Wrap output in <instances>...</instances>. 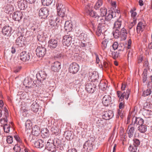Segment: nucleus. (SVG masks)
Here are the masks:
<instances>
[{"label": "nucleus", "instance_id": "79ce46f5", "mask_svg": "<svg viewBox=\"0 0 152 152\" xmlns=\"http://www.w3.org/2000/svg\"><path fill=\"white\" fill-rule=\"evenodd\" d=\"M138 130L140 132L142 133H145L147 130V126L143 124L139 126L138 127Z\"/></svg>", "mask_w": 152, "mask_h": 152}, {"label": "nucleus", "instance_id": "9b49d317", "mask_svg": "<svg viewBox=\"0 0 152 152\" xmlns=\"http://www.w3.org/2000/svg\"><path fill=\"white\" fill-rule=\"evenodd\" d=\"M12 28L9 26H5L2 28V32L4 35L9 37L12 34Z\"/></svg>", "mask_w": 152, "mask_h": 152}, {"label": "nucleus", "instance_id": "052dcab7", "mask_svg": "<svg viewBox=\"0 0 152 152\" xmlns=\"http://www.w3.org/2000/svg\"><path fill=\"white\" fill-rule=\"evenodd\" d=\"M130 12L131 13V16L132 17H133V19H134V23H135L136 22V20L135 19V17L136 16L137 13L136 12H133V11H130Z\"/></svg>", "mask_w": 152, "mask_h": 152}, {"label": "nucleus", "instance_id": "f8f14e48", "mask_svg": "<svg viewBox=\"0 0 152 152\" xmlns=\"http://www.w3.org/2000/svg\"><path fill=\"white\" fill-rule=\"evenodd\" d=\"M112 101L111 97L110 95H105L102 98V103L105 106H107L111 103Z\"/></svg>", "mask_w": 152, "mask_h": 152}, {"label": "nucleus", "instance_id": "dca6fc26", "mask_svg": "<svg viewBox=\"0 0 152 152\" xmlns=\"http://www.w3.org/2000/svg\"><path fill=\"white\" fill-rule=\"evenodd\" d=\"M17 5L19 8L21 10H24L28 7L26 1L23 0H18Z\"/></svg>", "mask_w": 152, "mask_h": 152}, {"label": "nucleus", "instance_id": "09e8293b", "mask_svg": "<svg viewBox=\"0 0 152 152\" xmlns=\"http://www.w3.org/2000/svg\"><path fill=\"white\" fill-rule=\"evenodd\" d=\"M50 25L51 27H53L55 28H57L58 27L57 24L56 23L55 21L52 20V19H51L50 20Z\"/></svg>", "mask_w": 152, "mask_h": 152}, {"label": "nucleus", "instance_id": "680f3d73", "mask_svg": "<svg viewBox=\"0 0 152 152\" xmlns=\"http://www.w3.org/2000/svg\"><path fill=\"white\" fill-rule=\"evenodd\" d=\"M61 17L59 16H58L55 19V21L56 23L57 24V26L59 25L61 23L62 21V19H60Z\"/></svg>", "mask_w": 152, "mask_h": 152}, {"label": "nucleus", "instance_id": "69168bd1", "mask_svg": "<svg viewBox=\"0 0 152 152\" xmlns=\"http://www.w3.org/2000/svg\"><path fill=\"white\" fill-rule=\"evenodd\" d=\"M36 74L34 72H33L32 74H31L30 75V80H34L36 79Z\"/></svg>", "mask_w": 152, "mask_h": 152}, {"label": "nucleus", "instance_id": "a18cd8bd", "mask_svg": "<svg viewBox=\"0 0 152 152\" xmlns=\"http://www.w3.org/2000/svg\"><path fill=\"white\" fill-rule=\"evenodd\" d=\"M137 147L133 144L130 145L129 148V150L131 152H136L137 150Z\"/></svg>", "mask_w": 152, "mask_h": 152}, {"label": "nucleus", "instance_id": "bb28decb", "mask_svg": "<svg viewBox=\"0 0 152 152\" xmlns=\"http://www.w3.org/2000/svg\"><path fill=\"white\" fill-rule=\"evenodd\" d=\"M145 25L142 23L140 22L138 23L137 27V30L138 33L143 31L145 28Z\"/></svg>", "mask_w": 152, "mask_h": 152}, {"label": "nucleus", "instance_id": "3c124183", "mask_svg": "<svg viewBox=\"0 0 152 152\" xmlns=\"http://www.w3.org/2000/svg\"><path fill=\"white\" fill-rule=\"evenodd\" d=\"M101 13V16H102L103 17L105 16L107 13V10L105 8H102L100 10Z\"/></svg>", "mask_w": 152, "mask_h": 152}, {"label": "nucleus", "instance_id": "4c0bfd02", "mask_svg": "<svg viewBox=\"0 0 152 152\" xmlns=\"http://www.w3.org/2000/svg\"><path fill=\"white\" fill-rule=\"evenodd\" d=\"M13 7L12 6L10 5H7L5 8L4 11L7 13H11L13 11Z\"/></svg>", "mask_w": 152, "mask_h": 152}, {"label": "nucleus", "instance_id": "ea45409f", "mask_svg": "<svg viewBox=\"0 0 152 152\" xmlns=\"http://www.w3.org/2000/svg\"><path fill=\"white\" fill-rule=\"evenodd\" d=\"M113 34L114 38H118L120 36V32L119 29L113 28Z\"/></svg>", "mask_w": 152, "mask_h": 152}, {"label": "nucleus", "instance_id": "0e129e2a", "mask_svg": "<svg viewBox=\"0 0 152 152\" xmlns=\"http://www.w3.org/2000/svg\"><path fill=\"white\" fill-rule=\"evenodd\" d=\"M72 52L70 50H69L65 53L66 56L68 58H70L72 56Z\"/></svg>", "mask_w": 152, "mask_h": 152}, {"label": "nucleus", "instance_id": "e2e57ef3", "mask_svg": "<svg viewBox=\"0 0 152 152\" xmlns=\"http://www.w3.org/2000/svg\"><path fill=\"white\" fill-rule=\"evenodd\" d=\"M14 150L16 152H20L21 148L18 145H15L13 148Z\"/></svg>", "mask_w": 152, "mask_h": 152}, {"label": "nucleus", "instance_id": "7ed1b4c3", "mask_svg": "<svg viewBox=\"0 0 152 152\" xmlns=\"http://www.w3.org/2000/svg\"><path fill=\"white\" fill-rule=\"evenodd\" d=\"M57 10V15L60 16L61 18L64 17L66 15V9L65 6L59 2H57L56 5Z\"/></svg>", "mask_w": 152, "mask_h": 152}, {"label": "nucleus", "instance_id": "4468645a", "mask_svg": "<svg viewBox=\"0 0 152 152\" xmlns=\"http://www.w3.org/2000/svg\"><path fill=\"white\" fill-rule=\"evenodd\" d=\"M26 41L25 38L22 36H20L18 37L16 40V45L18 47H22L26 44Z\"/></svg>", "mask_w": 152, "mask_h": 152}, {"label": "nucleus", "instance_id": "4be33fe9", "mask_svg": "<svg viewBox=\"0 0 152 152\" xmlns=\"http://www.w3.org/2000/svg\"><path fill=\"white\" fill-rule=\"evenodd\" d=\"M123 19L121 17V15H120L119 18L117 19V20L115 22L113 29H119L121 25L122 21Z\"/></svg>", "mask_w": 152, "mask_h": 152}, {"label": "nucleus", "instance_id": "4d7b16f0", "mask_svg": "<svg viewBox=\"0 0 152 152\" xmlns=\"http://www.w3.org/2000/svg\"><path fill=\"white\" fill-rule=\"evenodd\" d=\"M31 30H33V31H39V28L38 25H34L31 26Z\"/></svg>", "mask_w": 152, "mask_h": 152}, {"label": "nucleus", "instance_id": "a878e982", "mask_svg": "<svg viewBox=\"0 0 152 152\" xmlns=\"http://www.w3.org/2000/svg\"><path fill=\"white\" fill-rule=\"evenodd\" d=\"M32 130L31 133L34 136H35L37 137V136L39 135L40 133V128L38 126L35 125L33 127H32Z\"/></svg>", "mask_w": 152, "mask_h": 152}, {"label": "nucleus", "instance_id": "a19ab883", "mask_svg": "<svg viewBox=\"0 0 152 152\" xmlns=\"http://www.w3.org/2000/svg\"><path fill=\"white\" fill-rule=\"evenodd\" d=\"M26 53V51H23L20 53V58L23 61H26L28 60Z\"/></svg>", "mask_w": 152, "mask_h": 152}, {"label": "nucleus", "instance_id": "58836bf2", "mask_svg": "<svg viewBox=\"0 0 152 152\" xmlns=\"http://www.w3.org/2000/svg\"><path fill=\"white\" fill-rule=\"evenodd\" d=\"M151 112L147 110H145L142 112V114L146 118H149L151 115Z\"/></svg>", "mask_w": 152, "mask_h": 152}, {"label": "nucleus", "instance_id": "de8ad7c7", "mask_svg": "<svg viewBox=\"0 0 152 152\" xmlns=\"http://www.w3.org/2000/svg\"><path fill=\"white\" fill-rule=\"evenodd\" d=\"M110 51L111 52V55L114 59H115L120 56V53L119 52L111 51Z\"/></svg>", "mask_w": 152, "mask_h": 152}, {"label": "nucleus", "instance_id": "774afa93", "mask_svg": "<svg viewBox=\"0 0 152 152\" xmlns=\"http://www.w3.org/2000/svg\"><path fill=\"white\" fill-rule=\"evenodd\" d=\"M7 141L8 143L11 144L13 142L12 137L11 136H8L7 137Z\"/></svg>", "mask_w": 152, "mask_h": 152}, {"label": "nucleus", "instance_id": "0eeeda50", "mask_svg": "<svg viewBox=\"0 0 152 152\" xmlns=\"http://www.w3.org/2000/svg\"><path fill=\"white\" fill-rule=\"evenodd\" d=\"M85 88L86 90L89 93H93L96 90V86L93 83L86 84Z\"/></svg>", "mask_w": 152, "mask_h": 152}, {"label": "nucleus", "instance_id": "423d86ee", "mask_svg": "<svg viewBox=\"0 0 152 152\" xmlns=\"http://www.w3.org/2000/svg\"><path fill=\"white\" fill-rule=\"evenodd\" d=\"M47 76V74L43 70L39 71L38 73L36 74V78L38 81L42 83L45 80Z\"/></svg>", "mask_w": 152, "mask_h": 152}, {"label": "nucleus", "instance_id": "393cba45", "mask_svg": "<svg viewBox=\"0 0 152 152\" xmlns=\"http://www.w3.org/2000/svg\"><path fill=\"white\" fill-rule=\"evenodd\" d=\"M132 124H131L129 125L128 128V130L127 134L128 135V137L129 138H131L133 137L134 134L135 130L134 127L132 126Z\"/></svg>", "mask_w": 152, "mask_h": 152}, {"label": "nucleus", "instance_id": "bf43d9fd", "mask_svg": "<svg viewBox=\"0 0 152 152\" xmlns=\"http://www.w3.org/2000/svg\"><path fill=\"white\" fill-rule=\"evenodd\" d=\"M125 46L123 44H119L118 47V51H123L125 48Z\"/></svg>", "mask_w": 152, "mask_h": 152}, {"label": "nucleus", "instance_id": "cd10ccee", "mask_svg": "<svg viewBox=\"0 0 152 152\" xmlns=\"http://www.w3.org/2000/svg\"><path fill=\"white\" fill-rule=\"evenodd\" d=\"M39 107V105L36 102H33L31 106V110L34 112L37 113L38 111Z\"/></svg>", "mask_w": 152, "mask_h": 152}, {"label": "nucleus", "instance_id": "6e6552de", "mask_svg": "<svg viewBox=\"0 0 152 152\" xmlns=\"http://www.w3.org/2000/svg\"><path fill=\"white\" fill-rule=\"evenodd\" d=\"M46 49L42 46H38L36 49L37 55L39 57H42L44 56L46 53Z\"/></svg>", "mask_w": 152, "mask_h": 152}, {"label": "nucleus", "instance_id": "c9c22d12", "mask_svg": "<svg viewBox=\"0 0 152 152\" xmlns=\"http://www.w3.org/2000/svg\"><path fill=\"white\" fill-rule=\"evenodd\" d=\"M91 77L92 81H95L97 80L99 78L97 72L96 71L93 72L91 74Z\"/></svg>", "mask_w": 152, "mask_h": 152}, {"label": "nucleus", "instance_id": "13d9d810", "mask_svg": "<svg viewBox=\"0 0 152 152\" xmlns=\"http://www.w3.org/2000/svg\"><path fill=\"white\" fill-rule=\"evenodd\" d=\"M133 144L136 146H138L140 144V140L136 138H134L133 140Z\"/></svg>", "mask_w": 152, "mask_h": 152}, {"label": "nucleus", "instance_id": "b1692460", "mask_svg": "<svg viewBox=\"0 0 152 152\" xmlns=\"http://www.w3.org/2000/svg\"><path fill=\"white\" fill-rule=\"evenodd\" d=\"M48 140L46 144L45 145V149L51 152H53L56 150V148H55L54 145L52 143H50Z\"/></svg>", "mask_w": 152, "mask_h": 152}, {"label": "nucleus", "instance_id": "20e7f679", "mask_svg": "<svg viewBox=\"0 0 152 152\" xmlns=\"http://www.w3.org/2000/svg\"><path fill=\"white\" fill-rule=\"evenodd\" d=\"M95 138L91 137L84 143L83 148L87 151L89 152L92 150L93 146L95 144Z\"/></svg>", "mask_w": 152, "mask_h": 152}, {"label": "nucleus", "instance_id": "6e6d98bb", "mask_svg": "<svg viewBox=\"0 0 152 152\" xmlns=\"http://www.w3.org/2000/svg\"><path fill=\"white\" fill-rule=\"evenodd\" d=\"M109 40L107 39H104L102 42V47L103 49H105L107 47V44Z\"/></svg>", "mask_w": 152, "mask_h": 152}, {"label": "nucleus", "instance_id": "5701e85b", "mask_svg": "<svg viewBox=\"0 0 152 152\" xmlns=\"http://www.w3.org/2000/svg\"><path fill=\"white\" fill-rule=\"evenodd\" d=\"M30 142L32 145L37 148H39V140H37V137L35 136L32 135V139L30 140Z\"/></svg>", "mask_w": 152, "mask_h": 152}, {"label": "nucleus", "instance_id": "5fc2aeb1", "mask_svg": "<svg viewBox=\"0 0 152 152\" xmlns=\"http://www.w3.org/2000/svg\"><path fill=\"white\" fill-rule=\"evenodd\" d=\"M114 15V12H112L111 14H109L108 15L105 16V19L107 21H109L113 18Z\"/></svg>", "mask_w": 152, "mask_h": 152}, {"label": "nucleus", "instance_id": "37998d69", "mask_svg": "<svg viewBox=\"0 0 152 152\" xmlns=\"http://www.w3.org/2000/svg\"><path fill=\"white\" fill-rule=\"evenodd\" d=\"M147 70L146 69H144L142 75V80L144 83H145L147 80Z\"/></svg>", "mask_w": 152, "mask_h": 152}, {"label": "nucleus", "instance_id": "f3484780", "mask_svg": "<svg viewBox=\"0 0 152 152\" xmlns=\"http://www.w3.org/2000/svg\"><path fill=\"white\" fill-rule=\"evenodd\" d=\"M144 120L140 117H134L132 118V124H133L135 126L136 124L140 125L143 124Z\"/></svg>", "mask_w": 152, "mask_h": 152}, {"label": "nucleus", "instance_id": "473e14b6", "mask_svg": "<svg viewBox=\"0 0 152 152\" xmlns=\"http://www.w3.org/2000/svg\"><path fill=\"white\" fill-rule=\"evenodd\" d=\"M53 145L55 148L56 147L58 148L61 146V140L57 138H55L53 140Z\"/></svg>", "mask_w": 152, "mask_h": 152}, {"label": "nucleus", "instance_id": "9d476101", "mask_svg": "<svg viewBox=\"0 0 152 152\" xmlns=\"http://www.w3.org/2000/svg\"><path fill=\"white\" fill-rule=\"evenodd\" d=\"M49 11L46 8H42L40 9L39 12V15L41 18L45 19L48 15Z\"/></svg>", "mask_w": 152, "mask_h": 152}, {"label": "nucleus", "instance_id": "603ef678", "mask_svg": "<svg viewBox=\"0 0 152 152\" xmlns=\"http://www.w3.org/2000/svg\"><path fill=\"white\" fill-rule=\"evenodd\" d=\"M76 36L83 40L86 39L87 37V35L83 32L80 33L79 34H78Z\"/></svg>", "mask_w": 152, "mask_h": 152}, {"label": "nucleus", "instance_id": "864d4df0", "mask_svg": "<svg viewBox=\"0 0 152 152\" xmlns=\"http://www.w3.org/2000/svg\"><path fill=\"white\" fill-rule=\"evenodd\" d=\"M46 143V141L44 139H39V148H41L43 147Z\"/></svg>", "mask_w": 152, "mask_h": 152}, {"label": "nucleus", "instance_id": "72a5a7b5", "mask_svg": "<svg viewBox=\"0 0 152 152\" xmlns=\"http://www.w3.org/2000/svg\"><path fill=\"white\" fill-rule=\"evenodd\" d=\"M72 132L70 131H66L64 132V135L66 136L67 140H71L73 138Z\"/></svg>", "mask_w": 152, "mask_h": 152}, {"label": "nucleus", "instance_id": "2eb2a0df", "mask_svg": "<svg viewBox=\"0 0 152 152\" xmlns=\"http://www.w3.org/2000/svg\"><path fill=\"white\" fill-rule=\"evenodd\" d=\"M48 46L51 49L55 48L58 46V43L56 39H51L48 41Z\"/></svg>", "mask_w": 152, "mask_h": 152}, {"label": "nucleus", "instance_id": "f257e3e1", "mask_svg": "<svg viewBox=\"0 0 152 152\" xmlns=\"http://www.w3.org/2000/svg\"><path fill=\"white\" fill-rule=\"evenodd\" d=\"M92 6L88 4L85 7V11L90 16L94 18L97 21L98 25L96 31V34L99 36L102 33L103 34L106 30L107 27V25L105 24V19L102 16H100L96 12L92 10Z\"/></svg>", "mask_w": 152, "mask_h": 152}, {"label": "nucleus", "instance_id": "2f4dec72", "mask_svg": "<svg viewBox=\"0 0 152 152\" xmlns=\"http://www.w3.org/2000/svg\"><path fill=\"white\" fill-rule=\"evenodd\" d=\"M52 133L56 135H58L60 133V129L55 126H53L51 129Z\"/></svg>", "mask_w": 152, "mask_h": 152}, {"label": "nucleus", "instance_id": "c03bdc74", "mask_svg": "<svg viewBox=\"0 0 152 152\" xmlns=\"http://www.w3.org/2000/svg\"><path fill=\"white\" fill-rule=\"evenodd\" d=\"M54 0H42V3L44 6H48L50 5Z\"/></svg>", "mask_w": 152, "mask_h": 152}, {"label": "nucleus", "instance_id": "a211bd4d", "mask_svg": "<svg viewBox=\"0 0 152 152\" xmlns=\"http://www.w3.org/2000/svg\"><path fill=\"white\" fill-rule=\"evenodd\" d=\"M114 116L113 111L111 110L106 111L104 112L102 115L103 118L106 120H109L113 117Z\"/></svg>", "mask_w": 152, "mask_h": 152}, {"label": "nucleus", "instance_id": "aec40b11", "mask_svg": "<svg viewBox=\"0 0 152 152\" xmlns=\"http://www.w3.org/2000/svg\"><path fill=\"white\" fill-rule=\"evenodd\" d=\"M130 92L131 91L130 89H128L126 92L125 91L122 92L121 96L119 99L120 101H122L124 98L127 100L128 99L129 97Z\"/></svg>", "mask_w": 152, "mask_h": 152}, {"label": "nucleus", "instance_id": "e433bc0d", "mask_svg": "<svg viewBox=\"0 0 152 152\" xmlns=\"http://www.w3.org/2000/svg\"><path fill=\"white\" fill-rule=\"evenodd\" d=\"M101 82V81H100ZM99 86L100 88L103 91L108 90V88L107 87V84L105 83H101V82L99 84Z\"/></svg>", "mask_w": 152, "mask_h": 152}, {"label": "nucleus", "instance_id": "7c9ffc66", "mask_svg": "<svg viewBox=\"0 0 152 152\" xmlns=\"http://www.w3.org/2000/svg\"><path fill=\"white\" fill-rule=\"evenodd\" d=\"M72 23L69 21H66L65 23L64 28L65 30L68 31H71L72 29Z\"/></svg>", "mask_w": 152, "mask_h": 152}, {"label": "nucleus", "instance_id": "c85d7f7f", "mask_svg": "<svg viewBox=\"0 0 152 152\" xmlns=\"http://www.w3.org/2000/svg\"><path fill=\"white\" fill-rule=\"evenodd\" d=\"M29 80V89L32 90L33 91L35 90V88L37 86V81L35 79Z\"/></svg>", "mask_w": 152, "mask_h": 152}, {"label": "nucleus", "instance_id": "c756f323", "mask_svg": "<svg viewBox=\"0 0 152 152\" xmlns=\"http://www.w3.org/2000/svg\"><path fill=\"white\" fill-rule=\"evenodd\" d=\"M127 34V32L126 30L124 28H123L120 32V36L122 40H125L126 39Z\"/></svg>", "mask_w": 152, "mask_h": 152}, {"label": "nucleus", "instance_id": "49530a36", "mask_svg": "<svg viewBox=\"0 0 152 152\" xmlns=\"http://www.w3.org/2000/svg\"><path fill=\"white\" fill-rule=\"evenodd\" d=\"M151 89H147L143 92L142 96L144 97L148 96L151 94Z\"/></svg>", "mask_w": 152, "mask_h": 152}, {"label": "nucleus", "instance_id": "f704fd0d", "mask_svg": "<svg viewBox=\"0 0 152 152\" xmlns=\"http://www.w3.org/2000/svg\"><path fill=\"white\" fill-rule=\"evenodd\" d=\"M41 133L42 134L41 136L43 139L48 137L49 136L50 134L49 130L46 128L42 130L41 131Z\"/></svg>", "mask_w": 152, "mask_h": 152}, {"label": "nucleus", "instance_id": "39448f33", "mask_svg": "<svg viewBox=\"0 0 152 152\" xmlns=\"http://www.w3.org/2000/svg\"><path fill=\"white\" fill-rule=\"evenodd\" d=\"M79 69L78 64L76 62H73L69 66V70L70 73L73 74L77 73Z\"/></svg>", "mask_w": 152, "mask_h": 152}, {"label": "nucleus", "instance_id": "ddd939ff", "mask_svg": "<svg viewBox=\"0 0 152 152\" xmlns=\"http://www.w3.org/2000/svg\"><path fill=\"white\" fill-rule=\"evenodd\" d=\"M72 36L70 35H66L64 37L62 42L64 45L69 46L72 43Z\"/></svg>", "mask_w": 152, "mask_h": 152}, {"label": "nucleus", "instance_id": "1a4fd4ad", "mask_svg": "<svg viewBox=\"0 0 152 152\" xmlns=\"http://www.w3.org/2000/svg\"><path fill=\"white\" fill-rule=\"evenodd\" d=\"M96 124L97 126L99 128H102L105 126L107 124L106 120L104 118H97L96 120Z\"/></svg>", "mask_w": 152, "mask_h": 152}, {"label": "nucleus", "instance_id": "338daca9", "mask_svg": "<svg viewBox=\"0 0 152 152\" xmlns=\"http://www.w3.org/2000/svg\"><path fill=\"white\" fill-rule=\"evenodd\" d=\"M119 44L117 42H114L112 45L113 48L114 50H115L118 49Z\"/></svg>", "mask_w": 152, "mask_h": 152}, {"label": "nucleus", "instance_id": "8fccbe9b", "mask_svg": "<svg viewBox=\"0 0 152 152\" xmlns=\"http://www.w3.org/2000/svg\"><path fill=\"white\" fill-rule=\"evenodd\" d=\"M102 0H98L94 6L95 9L96 10L98 9L102 5Z\"/></svg>", "mask_w": 152, "mask_h": 152}, {"label": "nucleus", "instance_id": "6ab92c4d", "mask_svg": "<svg viewBox=\"0 0 152 152\" xmlns=\"http://www.w3.org/2000/svg\"><path fill=\"white\" fill-rule=\"evenodd\" d=\"M22 15L23 14L20 12L16 11L13 14V19L15 21H19L22 18Z\"/></svg>", "mask_w": 152, "mask_h": 152}, {"label": "nucleus", "instance_id": "f03ea898", "mask_svg": "<svg viewBox=\"0 0 152 152\" xmlns=\"http://www.w3.org/2000/svg\"><path fill=\"white\" fill-rule=\"evenodd\" d=\"M4 109L5 112L4 114L5 117L0 119V121L1 124H4L3 127L4 132L6 133H8L10 131V127L9 126L6 124L7 121V118L8 115V113L6 107H4Z\"/></svg>", "mask_w": 152, "mask_h": 152}, {"label": "nucleus", "instance_id": "412c9836", "mask_svg": "<svg viewBox=\"0 0 152 152\" xmlns=\"http://www.w3.org/2000/svg\"><path fill=\"white\" fill-rule=\"evenodd\" d=\"M61 64L58 61H55L51 66V69L54 72H57L60 69Z\"/></svg>", "mask_w": 152, "mask_h": 152}]
</instances>
